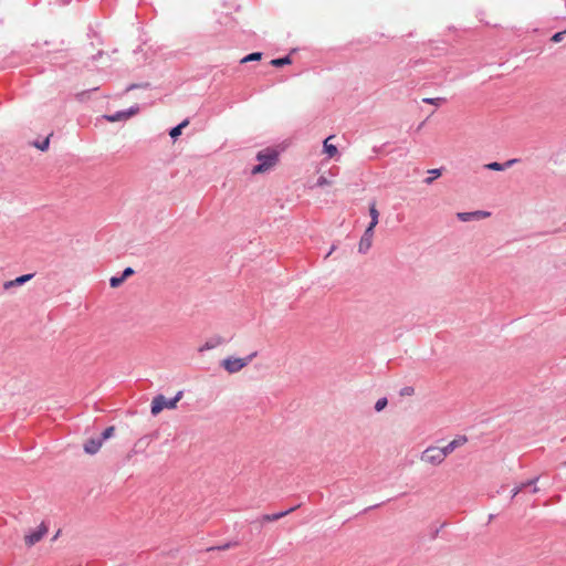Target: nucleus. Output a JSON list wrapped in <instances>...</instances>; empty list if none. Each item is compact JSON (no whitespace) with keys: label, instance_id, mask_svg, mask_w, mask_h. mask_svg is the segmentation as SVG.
Segmentation results:
<instances>
[{"label":"nucleus","instance_id":"ddd939ff","mask_svg":"<svg viewBox=\"0 0 566 566\" xmlns=\"http://www.w3.org/2000/svg\"><path fill=\"white\" fill-rule=\"evenodd\" d=\"M333 136L327 137L324 140V150L329 157H334L337 154V147L335 145L329 144V140Z\"/></svg>","mask_w":566,"mask_h":566},{"label":"nucleus","instance_id":"1a4fd4ad","mask_svg":"<svg viewBox=\"0 0 566 566\" xmlns=\"http://www.w3.org/2000/svg\"><path fill=\"white\" fill-rule=\"evenodd\" d=\"M298 506H293V507H290L285 511H282V512H279V513H273V514H264L262 515L261 520L263 522H275L284 516H286L287 514L294 512Z\"/></svg>","mask_w":566,"mask_h":566},{"label":"nucleus","instance_id":"e433bc0d","mask_svg":"<svg viewBox=\"0 0 566 566\" xmlns=\"http://www.w3.org/2000/svg\"><path fill=\"white\" fill-rule=\"evenodd\" d=\"M493 518H494V515H493V514H491V515L489 516V520L491 521V520H493Z\"/></svg>","mask_w":566,"mask_h":566},{"label":"nucleus","instance_id":"c9c22d12","mask_svg":"<svg viewBox=\"0 0 566 566\" xmlns=\"http://www.w3.org/2000/svg\"><path fill=\"white\" fill-rule=\"evenodd\" d=\"M59 534H60V531L55 534V536H54V538H53V539L59 538Z\"/></svg>","mask_w":566,"mask_h":566},{"label":"nucleus","instance_id":"f704fd0d","mask_svg":"<svg viewBox=\"0 0 566 566\" xmlns=\"http://www.w3.org/2000/svg\"><path fill=\"white\" fill-rule=\"evenodd\" d=\"M431 181H432V178H428V179H426V182H427V184H430Z\"/></svg>","mask_w":566,"mask_h":566},{"label":"nucleus","instance_id":"423d86ee","mask_svg":"<svg viewBox=\"0 0 566 566\" xmlns=\"http://www.w3.org/2000/svg\"><path fill=\"white\" fill-rule=\"evenodd\" d=\"M48 526L44 522H42L36 530L30 532L24 536V542L28 547H31L39 543L44 535L48 533Z\"/></svg>","mask_w":566,"mask_h":566},{"label":"nucleus","instance_id":"393cba45","mask_svg":"<svg viewBox=\"0 0 566 566\" xmlns=\"http://www.w3.org/2000/svg\"><path fill=\"white\" fill-rule=\"evenodd\" d=\"M217 344L212 343V342H207L205 343V345H202L200 348H199V352H205V350H209V349H212L216 347Z\"/></svg>","mask_w":566,"mask_h":566},{"label":"nucleus","instance_id":"6ab92c4d","mask_svg":"<svg viewBox=\"0 0 566 566\" xmlns=\"http://www.w3.org/2000/svg\"><path fill=\"white\" fill-rule=\"evenodd\" d=\"M261 57H262V53L254 52V53H251V54L244 56L241 60V63H248V62H251V61H259V60H261Z\"/></svg>","mask_w":566,"mask_h":566},{"label":"nucleus","instance_id":"4be33fe9","mask_svg":"<svg viewBox=\"0 0 566 566\" xmlns=\"http://www.w3.org/2000/svg\"><path fill=\"white\" fill-rule=\"evenodd\" d=\"M388 401H387V398H380L376 401L375 403V409L376 411H381L386 408Z\"/></svg>","mask_w":566,"mask_h":566},{"label":"nucleus","instance_id":"2f4dec72","mask_svg":"<svg viewBox=\"0 0 566 566\" xmlns=\"http://www.w3.org/2000/svg\"><path fill=\"white\" fill-rule=\"evenodd\" d=\"M13 286H14L13 280H11V281H7V282H4V284H3V289H4V290H9V289H11V287H13Z\"/></svg>","mask_w":566,"mask_h":566},{"label":"nucleus","instance_id":"f03ea898","mask_svg":"<svg viewBox=\"0 0 566 566\" xmlns=\"http://www.w3.org/2000/svg\"><path fill=\"white\" fill-rule=\"evenodd\" d=\"M116 427H107L99 437L91 438L84 443V450L87 454H96L103 447L104 442L115 436Z\"/></svg>","mask_w":566,"mask_h":566},{"label":"nucleus","instance_id":"c756f323","mask_svg":"<svg viewBox=\"0 0 566 566\" xmlns=\"http://www.w3.org/2000/svg\"><path fill=\"white\" fill-rule=\"evenodd\" d=\"M522 490H524L521 485H517L512 491V499L515 497Z\"/></svg>","mask_w":566,"mask_h":566},{"label":"nucleus","instance_id":"a878e982","mask_svg":"<svg viewBox=\"0 0 566 566\" xmlns=\"http://www.w3.org/2000/svg\"><path fill=\"white\" fill-rule=\"evenodd\" d=\"M538 480V476L527 480L526 482L521 483L520 485L525 489L527 486L534 485Z\"/></svg>","mask_w":566,"mask_h":566},{"label":"nucleus","instance_id":"9d476101","mask_svg":"<svg viewBox=\"0 0 566 566\" xmlns=\"http://www.w3.org/2000/svg\"><path fill=\"white\" fill-rule=\"evenodd\" d=\"M516 161H517V159H510L504 164L490 163V164L485 165V168H488L490 170L502 171V170H505L506 168L511 167Z\"/></svg>","mask_w":566,"mask_h":566},{"label":"nucleus","instance_id":"6e6552de","mask_svg":"<svg viewBox=\"0 0 566 566\" xmlns=\"http://www.w3.org/2000/svg\"><path fill=\"white\" fill-rule=\"evenodd\" d=\"M138 113V107H130L127 112H117L114 115L106 116L108 122H118L129 118L130 116Z\"/></svg>","mask_w":566,"mask_h":566},{"label":"nucleus","instance_id":"4468645a","mask_svg":"<svg viewBox=\"0 0 566 566\" xmlns=\"http://www.w3.org/2000/svg\"><path fill=\"white\" fill-rule=\"evenodd\" d=\"M149 446V438L143 437L140 438L134 446V453L135 455L139 452L145 450Z\"/></svg>","mask_w":566,"mask_h":566},{"label":"nucleus","instance_id":"bb28decb","mask_svg":"<svg viewBox=\"0 0 566 566\" xmlns=\"http://www.w3.org/2000/svg\"><path fill=\"white\" fill-rule=\"evenodd\" d=\"M489 216H490V212H485V211H474L473 212V218H478V219L486 218Z\"/></svg>","mask_w":566,"mask_h":566},{"label":"nucleus","instance_id":"39448f33","mask_svg":"<svg viewBox=\"0 0 566 566\" xmlns=\"http://www.w3.org/2000/svg\"><path fill=\"white\" fill-rule=\"evenodd\" d=\"M182 392L179 391L177 396L172 399H167L163 395H158L153 399L151 402V413L154 416H157L165 408L167 409H175L177 406V402L180 400Z\"/></svg>","mask_w":566,"mask_h":566},{"label":"nucleus","instance_id":"b1692460","mask_svg":"<svg viewBox=\"0 0 566 566\" xmlns=\"http://www.w3.org/2000/svg\"><path fill=\"white\" fill-rule=\"evenodd\" d=\"M566 34V29L564 31L557 32L552 36V41L555 43L560 42L564 39V35Z\"/></svg>","mask_w":566,"mask_h":566},{"label":"nucleus","instance_id":"7ed1b4c3","mask_svg":"<svg viewBox=\"0 0 566 566\" xmlns=\"http://www.w3.org/2000/svg\"><path fill=\"white\" fill-rule=\"evenodd\" d=\"M256 158L260 161V164L253 167V175L263 174L270 170L277 161V153L274 150L266 149L264 151H260L256 155Z\"/></svg>","mask_w":566,"mask_h":566},{"label":"nucleus","instance_id":"c85d7f7f","mask_svg":"<svg viewBox=\"0 0 566 566\" xmlns=\"http://www.w3.org/2000/svg\"><path fill=\"white\" fill-rule=\"evenodd\" d=\"M446 526V523L441 524V526L439 528H436L432 534H431V538L434 539L438 537V534L440 532L441 528H443Z\"/></svg>","mask_w":566,"mask_h":566},{"label":"nucleus","instance_id":"a211bd4d","mask_svg":"<svg viewBox=\"0 0 566 566\" xmlns=\"http://www.w3.org/2000/svg\"><path fill=\"white\" fill-rule=\"evenodd\" d=\"M34 274H24L13 280L14 286H19L30 281Z\"/></svg>","mask_w":566,"mask_h":566},{"label":"nucleus","instance_id":"9b49d317","mask_svg":"<svg viewBox=\"0 0 566 566\" xmlns=\"http://www.w3.org/2000/svg\"><path fill=\"white\" fill-rule=\"evenodd\" d=\"M369 216L371 218V221L367 228H370V230L374 231L375 227L378 224V218H379V212L377 210L375 201L371 202L369 206Z\"/></svg>","mask_w":566,"mask_h":566},{"label":"nucleus","instance_id":"20e7f679","mask_svg":"<svg viewBox=\"0 0 566 566\" xmlns=\"http://www.w3.org/2000/svg\"><path fill=\"white\" fill-rule=\"evenodd\" d=\"M256 356V353H252L249 356L244 358L240 357H227L221 361V366L224 368L226 371L229 374H235L241 371L243 368H245L249 363Z\"/></svg>","mask_w":566,"mask_h":566},{"label":"nucleus","instance_id":"dca6fc26","mask_svg":"<svg viewBox=\"0 0 566 566\" xmlns=\"http://www.w3.org/2000/svg\"><path fill=\"white\" fill-rule=\"evenodd\" d=\"M52 136V134H50L43 142L41 143H32V146L40 149L41 151H45L48 150L49 148V145H50V137Z\"/></svg>","mask_w":566,"mask_h":566},{"label":"nucleus","instance_id":"2eb2a0df","mask_svg":"<svg viewBox=\"0 0 566 566\" xmlns=\"http://www.w3.org/2000/svg\"><path fill=\"white\" fill-rule=\"evenodd\" d=\"M239 545V542L234 541V542H228V543H224L223 545H219V546H212V547H209L207 551L210 552V551H226V549H229L231 547H235Z\"/></svg>","mask_w":566,"mask_h":566},{"label":"nucleus","instance_id":"72a5a7b5","mask_svg":"<svg viewBox=\"0 0 566 566\" xmlns=\"http://www.w3.org/2000/svg\"><path fill=\"white\" fill-rule=\"evenodd\" d=\"M430 174H432V177L433 178H437L440 176V170L439 169H432L429 171Z\"/></svg>","mask_w":566,"mask_h":566},{"label":"nucleus","instance_id":"cd10ccee","mask_svg":"<svg viewBox=\"0 0 566 566\" xmlns=\"http://www.w3.org/2000/svg\"><path fill=\"white\" fill-rule=\"evenodd\" d=\"M134 273V270L132 268H126L122 274V277H124V281L130 276Z\"/></svg>","mask_w":566,"mask_h":566},{"label":"nucleus","instance_id":"0eeeda50","mask_svg":"<svg viewBox=\"0 0 566 566\" xmlns=\"http://www.w3.org/2000/svg\"><path fill=\"white\" fill-rule=\"evenodd\" d=\"M374 231L370 228H367L359 241L358 251L360 253H366L373 244Z\"/></svg>","mask_w":566,"mask_h":566},{"label":"nucleus","instance_id":"473e14b6","mask_svg":"<svg viewBox=\"0 0 566 566\" xmlns=\"http://www.w3.org/2000/svg\"><path fill=\"white\" fill-rule=\"evenodd\" d=\"M328 181L325 177H319L318 180H317V185L318 186H324V185H327Z\"/></svg>","mask_w":566,"mask_h":566},{"label":"nucleus","instance_id":"412c9836","mask_svg":"<svg viewBox=\"0 0 566 566\" xmlns=\"http://www.w3.org/2000/svg\"><path fill=\"white\" fill-rule=\"evenodd\" d=\"M124 282V277L120 276H113L111 277L109 280V284L113 289H116L118 287L119 285H122V283Z\"/></svg>","mask_w":566,"mask_h":566},{"label":"nucleus","instance_id":"7c9ffc66","mask_svg":"<svg viewBox=\"0 0 566 566\" xmlns=\"http://www.w3.org/2000/svg\"><path fill=\"white\" fill-rule=\"evenodd\" d=\"M522 490H524L521 485H517L512 491V499L515 497Z\"/></svg>","mask_w":566,"mask_h":566},{"label":"nucleus","instance_id":"f8f14e48","mask_svg":"<svg viewBox=\"0 0 566 566\" xmlns=\"http://www.w3.org/2000/svg\"><path fill=\"white\" fill-rule=\"evenodd\" d=\"M189 125V120L188 119H185L184 122H181L179 125H177L176 127H174L170 132H169V135L171 138L176 139L178 136L181 135V132L185 127H187Z\"/></svg>","mask_w":566,"mask_h":566},{"label":"nucleus","instance_id":"f3484780","mask_svg":"<svg viewBox=\"0 0 566 566\" xmlns=\"http://www.w3.org/2000/svg\"><path fill=\"white\" fill-rule=\"evenodd\" d=\"M292 63V60L290 59V56H285V57H281V59H274L271 61V65L273 66H284V65H287V64H291Z\"/></svg>","mask_w":566,"mask_h":566},{"label":"nucleus","instance_id":"5701e85b","mask_svg":"<svg viewBox=\"0 0 566 566\" xmlns=\"http://www.w3.org/2000/svg\"><path fill=\"white\" fill-rule=\"evenodd\" d=\"M458 218L461 220V221H469L473 218V212H459L458 213Z\"/></svg>","mask_w":566,"mask_h":566},{"label":"nucleus","instance_id":"aec40b11","mask_svg":"<svg viewBox=\"0 0 566 566\" xmlns=\"http://www.w3.org/2000/svg\"><path fill=\"white\" fill-rule=\"evenodd\" d=\"M422 101H423V103L439 106L442 102H444V98H442V97H426Z\"/></svg>","mask_w":566,"mask_h":566},{"label":"nucleus","instance_id":"f257e3e1","mask_svg":"<svg viewBox=\"0 0 566 566\" xmlns=\"http://www.w3.org/2000/svg\"><path fill=\"white\" fill-rule=\"evenodd\" d=\"M467 441V437L459 436L448 443L439 442L437 446H431L423 451L422 460H443L451 457L454 450L463 447Z\"/></svg>","mask_w":566,"mask_h":566}]
</instances>
